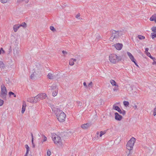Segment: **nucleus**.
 Wrapping results in <instances>:
<instances>
[{
  "label": "nucleus",
  "instance_id": "1",
  "mask_svg": "<svg viewBox=\"0 0 156 156\" xmlns=\"http://www.w3.org/2000/svg\"><path fill=\"white\" fill-rule=\"evenodd\" d=\"M52 111H54L57 118L59 122H63L65 121L66 115L63 112L58 108H57L56 110L55 108H52Z\"/></svg>",
  "mask_w": 156,
  "mask_h": 156
},
{
  "label": "nucleus",
  "instance_id": "2",
  "mask_svg": "<svg viewBox=\"0 0 156 156\" xmlns=\"http://www.w3.org/2000/svg\"><path fill=\"white\" fill-rule=\"evenodd\" d=\"M52 140L54 143L58 145L62 146L64 144V141L61 140V137L55 134L52 135Z\"/></svg>",
  "mask_w": 156,
  "mask_h": 156
},
{
  "label": "nucleus",
  "instance_id": "3",
  "mask_svg": "<svg viewBox=\"0 0 156 156\" xmlns=\"http://www.w3.org/2000/svg\"><path fill=\"white\" fill-rule=\"evenodd\" d=\"M135 141L136 139L132 137L128 142L126 144V148L128 150L130 151L132 150Z\"/></svg>",
  "mask_w": 156,
  "mask_h": 156
},
{
  "label": "nucleus",
  "instance_id": "4",
  "mask_svg": "<svg viewBox=\"0 0 156 156\" xmlns=\"http://www.w3.org/2000/svg\"><path fill=\"white\" fill-rule=\"evenodd\" d=\"M112 34L111 36L109 38L110 41H113L115 38H118L120 34V32L112 30L111 32Z\"/></svg>",
  "mask_w": 156,
  "mask_h": 156
},
{
  "label": "nucleus",
  "instance_id": "5",
  "mask_svg": "<svg viewBox=\"0 0 156 156\" xmlns=\"http://www.w3.org/2000/svg\"><path fill=\"white\" fill-rule=\"evenodd\" d=\"M120 59L119 57L115 54H111L109 56V60L110 62L112 63H116L120 60Z\"/></svg>",
  "mask_w": 156,
  "mask_h": 156
},
{
  "label": "nucleus",
  "instance_id": "6",
  "mask_svg": "<svg viewBox=\"0 0 156 156\" xmlns=\"http://www.w3.org/2000/svg\"><path fill=\"white\" fill-rule=\"evenodd\" d=\"M36 97L37 102L40 101L41 100L45 99L47 97L46 94L45 93H41L37 94Z\"/></svg>",
  "mask_w": 156,
  "mask_h": 156
},
{
  "label": "nucleus",
  "instance_id": "7",
  "mask_svg": "<svg viewBox=\"0 0 156 156\" xmlns=\"http://www.w3.org/2000/svg\"><path fill=\"white\" fill-rule=\"evenodd\" d=\"M51 90H52V95L53 97L56 96L58 94V89L55 85H53L51 87Z\"/></svg>",
  "mask_w": 156,
  "mask_h": 156
},
{
  "label": "nucleus",
  "instance_id": "8",
  "mask_svg": "<svg viewBox=\"0 0 156 156\" xmlns=\"http://www.w3.org/2000/svg\"><path fill=\"white\" fill-rule=\"evenodd\" d=\"M1 96L2 97H5L7 94V91L6 87L4 85L1 86Z\"/></svg>",
  "mask_w": 156,
  "mask_h": 156
},
{
  "label": "nucleus",
  "instance_id": "9",
  "mask_svg": "<svg viewBox=\"0 0 156 156\" xmlns=\"http://www.w3.org/2000/svg\"><path fill=\"white\" fill-rule=\"evenodd\" d=\"M41 72V70L40 69H38L35 68L34 69V71L33 72V74H31L30 76V78L31 79H33L34 77H36L37 75L40 73Z\"/></svg>",
  "mask_w": 156,
  "mask_h": 156
},
{
  "label": "nucleus",
  "instance_id": "10",
  "mask_svg": "<svg viewBox=\"0 0 156 156\" xmlns=\"http://www.w3.org/2000/svg\"><path fill=\"white\" fill-rule=\"evenodd\" d=\"M36 97H34L28 98L27 99V101L32 103H36L37 102Z\"/></svg>",
  "mask_w": 156,
  "mask_h": 156
},
{
  "label": "nucleus",
  "instance_id": "11",
  "mask_svg": "<svg viewBox=\"0 0 156 156\" xmlns=\"http://www.w3.org/2000/svg\"><path fill=\"white\" fill-rule=\"evenodd\" d=\"M127 54L131 61L133 62L136 66H138L136 62V60L134 59L133 56L132 55V54L129 52H127Z\"/></svg>",
  "mask_w": 156,
  "mask_h": 156
},
{
  "label": "nucleus",
  "instance_id": "12",
  "mask_svg": "<svg viewBox=\"0 0 156 156\" xmlns=\"http://www.w3.org/2000/svg\"><path fill=\"white\" fill-rule=\"evenodd\" d=\"M113 46L117 50H120L122 48L123 45L121 43H116L114 44Z\"/></svg>",
  "mask_w": 156,
  "mask_h": 156
},
{
  "label": "nucleus",
  "instance_id": "13",
  "mask_svg": "<svg viewBox=\"0 0 156 156\" xmlns=\"http://www.w3.org/2000/svg\"><path fill=\"white\" fill-rule=\"evenodd\" d=\"M115 120L118 121H121L122 119V117L121 115L119 114L118 113L116 112L115 114Z\"/></svg>",
  "mask_w": 156,
  "mask_h": 156
},
{
  "label": "nucleus",
  "instance_id": "14",
  "mask_svg": "<svg viewBox=\"0 0 156 156\" xmlns=\"http://www.w3.org/2000/svg\"><path fill=\"white\" fill-rule=\"evenodd\" d=\"M91 126V124L89 123H87L81 125V127L84 129H85L89 128Z\"/></svg>",
  "mask_w": 156,
  "mask_h": 156
},
{
  "label": "nucleus",
  "instance_id": "15",
  "mask_svg": "<svg viewBox=\"0 0 156 156\" xmlns=\"http://www.w3.org/2000/svg\"><path fill=\"white\" fill-rule=\"evenodd\" d=\"M106 133V131H101L100 132L98 131L97 132L96 134L97 135V137L99 138L100 137H101L102 135H104Z\"/></svg>",
  "mask_w": 156,
  "mask_h": 156
},
{
  "label": "nucleus",
  "instance_id": "16",
  "mask_svg": "<svg viewBox=\"0 0 156 156\" xmlns=\"http://www.w3.org/2000/svg\"><path fill=\"white\" fill-rule=\"evenodd\" d=\"M133 86H130V85H128L126 87L127 90L129 92H132V91L133 90Z\"/></svg>",
  "mask_w": 156,
  "mask_h": 156
},
{
  "label": "nucleus",
  "instance_id": "17",
  "mask_svg": "<svg viewBox=\"0 0 156 156\" xmlns=\"http://www.w3.org/2000/svg\"><path fill=\"white\" fill-rule=\"evenodd\" d=\"M26 103L24 102L23 104L22 107V108L21 112L22 114L23 113L25 110L26 107Z\"/></svg>",
  "mask_w": 156,
  "mask_h": 156
},
{
  "label": "nucleus",
  "instance_id": "18",
  "mask_svg": "<svg viewBox=\"0 0 156 156\" xmlns=\"http://www.w3.org/2000/svg\"><path fill=\"white\" fill-rule=\"evenodd\" d=\"M19 24H16L13 26V30L15 32H16L20 28Z\"/></svg>",
  "mask_w": 156,
  "mask_h": 156
},
{
  "label": "nucleus",
  "instance_id": "19",
  "mask_svg": "<svg viewBox=\"0 0 156 156\" xmlns=\"http://www.w3.org/2000/svg\"><path fill=\"white\" fill-rule=\"evenodd\" d=\"M76 59L71 58L69 60V64L70 66H73L74 64V62H76Z\"/></svg>",
  "mask_w": 156,
  "mask_h": 156
},
{
  "label": "nucleus",
  "instance_id": "20",
  "mask_svg": "<svg viewBox=\"0 0 156 156\" xmlns=\"http://www.w3.org/2000/svg\"><path fill=\"white\" fill-rule=\"evenodd\" d=\"M47 77L50 79H52L54 77V75L53 73H49L47 76Z\"/></svg>",
  "mask_w": 156,
  "mask_h": 156
},
{
  "label": "nucleus",
  "instance_id": "21",
  "mask_svg": "<svg viewBox=\"0 0 156 156\" xmlns=\"http://www.w3.org/2000/svg\"><path fill=\"white\" fill-rule=\"evenodd\" d=\"M113 109L115 110L118 112L120 111V108L118 106H116L115 104L113 105Z\"/></svg>",
  "mask_w": 156,
  "mask_h": 156
},
{
  "label": "nucleus",
  "instance_id": "22",
  "mask_svg": "<svg viewBox=\"0 0 156 156\" xmlns=\"http://www.w3.org/2000/svg\"><path fill=\"white\" fill-rule=\"evenodd\" d=\"M110 83L112 85L118 87V86L116 84V83L115 80H110Z\"/></svg>",
  "mask_w": 156,
  "mask_h": 156
},
{
  "label": "nucleus",
  "instance_id": "23",
  "mask_svg": "<svg viewBox=\"0 0 156 156\" xmlns=\"http://www.w3.org/2000/svg\"><path fill=\"white\" fill-rule=\"evenodd\" d=\"M20 27H22L23 28H25L27 27V24L25 22H23L21 24H19Z\"/></svg>",
  "mask_w": 156,
  "mask_h": 156
},
{
  "label": "nucleus",
  "instance_id": "24",
  "mask_svg": "<svg viewBox=\"0 0 156 156\" xmlns=\"http://www.w3.org/2000/svg\"><path fill=\"white\" fill-rule=\"evenodd\" d=\"M25 147L26 149L27 154H28L30 149L29 147L27 144H26L25 146Z\"/></svg>",
  "mask_w": 156,
  "mask_h": 156
},
{
  "label": "nucleus",
  "instance_id": "25",
  "mask_svg": "<svg viewBox=\"0 0 156 156\" xmlns=\"http://www.w3.org/2000/svg\"><path fill=\"white\" fill-rule=\"evenodd\" d=\"M151 37L153 39L156 38V33H152L151 34Z\"/></svg>",
  "mask_w": 156,
  "mask_h": 156
},
{
  "label": "nucleus",
  "instance_id": "26",
  "mask_svg": "<svg viewBox=\"0 0 156 156\" xmlns=\"http://www.w3.org/2000/svg\"><path fill=\"white\" fill-rule=\"evenodd\" d=\"M145 53L148 56L150 57L151 58L153 59V58L151 56L150 53L148 52H147Z\"/></svg>",
  "mask_w": 156,
  "mask_h": 156
},
{
  "label": "nucleus",
  "instance_id": "27",
  "mask_svg": "<svg viewBox=\"0 0 156 156\" xmlns=\"http://www.w3.org/2000/svg\"><path fill=\"white\" fill-rule=\"evenodd\" d=\"M156 17H155L154 15H153L150 19V20L151 21H153L155 20Z\"/></svg>",
  "mask_w": 156,
  "mask_h": 156
},
{
  "label": "nucleus",
  "instance_id": "28",
  "mask_svg": "<svg viewBox=\"0 0 156 156\" xmlns=\"http://www.w3.org/2000/svg\"><path fill=\"white\" fill-rule=\"evenodd\" d=\"M123 104L125 106L127 107L129 105V103L127 101H124L123 102Z\"/></svg>",
  "mask_w": 156,
  "mask_h": 156
},
{
  "label": "nucleus",
  "instance_id": "29",
  "mask_svg": "<svg viewBox=\"0 0 156 156\" xmlns=\"http://www.w3.org/2000/svg\"><path fill=\"white\" fill-rule=\"evenodd\" d=\"M138 37L140 40H143L145 38V37L144 36L140 35H138Z\"/></svg>",
  "mask_w": 156,
  "mask_h": 156
},
{
  "label": "nucleus",
  "instance_id": "30",
  "mask_svg": "<svg viewBox=\"0 0 156 156\" xmlns=\"http://www.w3.org/2000/svg\"><path fill=\"white\" fill-rule=\"evenodd\" d=\"M43 140H42L41 142L42 143H43V142H45L47 140V138L45 136H43Z\"/></svg>",
  "mask_w": 156,
  "mask_h": 156
},
{
  "label": "nucleus",
  "instance_id": "31",
  "mask_svg": "<svg viewBox=\"0 0 156 156\" xmlns=\"http://www.w3.org/2000/svg\"><path fill=\"white\" fill-rule=\"evenodd\" d=\"M151 30L152 31H153V33H156V27H153L151 28Z\"/></svg>",
  "mask_w": 156,
  "mask_h": 156
},
{
  "label": "nucleus",
  "instance_id": "32",
  "mask_svg": "<svg viewBox=\"0 0 156 156\" xmlns=\"http://www.w3.org/2000/svg\"><path fill=\"white\" fill-rule=\"evenodd\" d=\"M47 154L48 156H50L51 155V152L49 150H48L47 152Z\"/></svg>",
  "mask_w": 156,
  "mask_h": 156
},
{
  "label": "nucleus",
  "instance_id": "33",
  "mask_svg": "<svg viewBox=\"0 0 156 156\" xmlns=\"http://www.w3.org/2000/svg\"><path fill=\"white\" fill-rule=\"evenodd\" d=\"M154 116L156 115V108H155L154 109L153 113V114Z\"/></svg>",
  "mask_w": 156,
  "mask_h": 156
},
{
  "label": "nucleus",
  "instance_id": "34",
  "mask_svg": "<svg viewBox=\"0 0 156 156\" xmlns=\"http://www.w3.org/2000/svg\"><path fill=\"white\" fill-rule=\"evenodd\" d=\"M3 103L4 101L1 99H0V106L3 105Z\"/></svg>",
  "mask_w": 156,
  "mask_h": 156
},
{
  "label": "nucleus",
  "instance_id": "35",
  "mask_svg": "<svg viewBox=\"0 0 156 156\" xmlns=\"http://www.w3.org/2000/svg\"><path fill=\"white\" fill-rule=\"evenodd\" d=\"M1 2L2 3H5L7 2L9 0H0Z\"/></svg>",
  "mask_w": 156,
  "mask_h": 156
},
{
  "label": "nucleus",
  "instance_id": "36",
  "mask_svg": "<svg viewBox=\"0 0 156 156\" xmlns=\"http://www.w3.org/2000/svg\"><path fill=\"white\" fill-rule=\"evenodd\" d=\"M118 87H117V86H116L115 87H114V88L113 89V90L114 91H117L118 90Z\"/></svg>",
  "mask_w": 156,
  "mask_h": 156
},
{
  "label": "nucleus",
  "instance_id": "37",
  "mask_svg": "<svg viewBox=\"0 0 156 156\" xmlns=\"http://www.w3.org/2000/svg\"><path fill=\"white\" fill-rule=\"evenodd\" d=\"M50 29L51 30L54 31L55 30V29L54 28V27L53 26H51L50 27Z\"/></svg>",
  "mask_w": 156,
  "mask_h": 156
},
{
  "label": "nucleus",
  "instance_id": "38",
  "mask_svg": "<svg viewBox=\"0 0 156 156\" xmlns=\"http://www.w3.org/2000/svg\"><path fill=\"white\" fill-rule=\"evenodd\" d=\"M92 82L91 81L88 84V86L89 87H92Z\"/></svg>",
  "mask_w": 156,
  "mask_h": 156
},
{
  "label": "nucleus",
  "instance_id": "39",
  "mask_svg": "<svg viewBox=\"0 0 156 156\" xmlns=\"http://www.w3.org/2000/svg\"><path fill=\"white\" fill-rule=\"evenodd\" d=\"M9 95L10 96H11V95H15V94L12 92L10 91V92H9Z\"/></svg>",
  "mask_w": 156,
  "mask_h": 156
},
{
  "label": "nucleus",
  "instance_id": "40",
  "mask_svg": "<svg viewBox=\"0 0 156 156\" xmlns=\"http://www.w3.org/2000/svg\"><path fill=\"white\" fill-rule=\"evenodd\" d=\"M121 114L125 115L126 114V111L124 110H122V112H121Z\"/></svg>",
  "mask_w": 156,
  "mask_h": 156
},
{
  "label": "nucleus",
  "instance_id": "41",
  "mask_svg": "<svg viewBox=\"0 0 156 156\" xmlns=\"http://www.w3.org/2000/svg\"><path fill=\"white\" fill-rule=\"evenodd\" d=\"M80 13H78L77 15H76V18H78V17H79L80 16Z\"/></svg>",
  "mask_w": 156,
  "mask_h": 156
},
{
  "label": "nucleus",
  "instance_id": "42",
  "mask_svg": "<svg viewBox=\"0 0 156 156\" xmlns=\"http://www.w3.org/2000/svg\"><path fill=\"white\" fill-rule=\"evenodd\" d=\"M31 136L32 138V144H33V141H34V138H33V136L32 133L31 134Z\"/></svg>",
  "mask_w": 156,
  "mask_h": 156
},
{
  "label": "nucleus",
  "instance_id": "43",
  "mask_svg": "<svg viewBox=\"0 0 156 156\" xmlns=\"http://www.w3.org/2000/svg\"><path fill=\"white\" fill-rule=\"evenodd\" d=\"M24 0H17V2L19 3H21L23 2Z\"/></svg>",
  "mask_w": 156,
  "mask_h": 156
},
{
  "label": "nucleus",
  "instance_id": "44",
  "mask_svg": "<svg viewBox=\"0 0 156 156\" xmlns=\"http://www.w3.org/2000/svg\"><path fill=\"white\" fill-rule=\"evenodd\" d=\"M100 36L98 34L97 35V36L96 37V38L97 39H100Z\"/></svg>",
  "mask_w": 156,
  "mask_h": 156
},
{
  "label": "nucleus",
  "instance_id": "45",
  "mask_svg": "<svg viewBox=\"0 0 156 156\" xmlns=\"http://www.w3.org/2000/svg\"><path fill=\"white\" fill-rule=\"evenodd\" d=\"M133 108L135 109H136L137 108V106L136 105H134L133 106Z\"/></svg>",
  "mask_w": 156,
  "mask_h": 156
},
{
  "label": "nucleus",
  "instance_id": "46",
  "mask_svg": "<svg viewBox=\"0 0 156 156\" xmlns=\"http://www.w3.org/2000/svg\"><path fill=\"white\" fill-rule=\"evenodd\" d=\"M62 53L65 55L67 53V52L66 51H62Z\"/></svg>",
  "mask_w": 156,
  "mask_h": 156
},
{
  "label": "nucleus",
  "instance_id": "47",
  "mask_svg": "<svg viewBox=\"0 0 156 156\" xmlns=\"http://www.w3.org/2000/svg\"><path fill=\"white\" fill-rule=\"evenodd\" d=\"M83 85L86 87H87V84L86 83V82H83Z\"/></svg>",
  "mask_w": 156,
  "mask_h": 156
},
{
  "label": "nucleus",
  "instance_id": "48",
  "mask_svg": "<svg viewBox=\"0 0 156 156\" xmlns=\"http://www.w3.org/2000/svg\"><path fill=\"white\" fill-rule=\"evenodd\" d=\"M149 50V48H145V53L147 52H148V51Z\"/></svg>",
  "mask_w": 156,
  "mask_h": 156
},
{
  "label": "nucleus",
  "instance_id": "49",
  "mask_svg": "<svg viewBox=\"0 0 156 156\" xmlns=\"http://www.w3.org/2000/svg\"><path fill=\"white\" fill-rule=\"evenodd\" d=\"M2 51L3 52H4V51L3 50L2 48H1V49L0 50V55Z\"/></svg>",
  "mask_w": 156,
  "mask_h": 156
},
{
  "label": "nucleus",
  "instance_id": "50",
  "mask_svg": "<svg viewBox=\"0 0 156 156\" xmlns=\"http://www.w3.org/2000/svg\"><path fill=\"white\" fill-rule=\"evenodd\" d=\"M67 133L68 134V135L69 136H70L72 135L71 134V133L70 131L68 132Z\"/></svg>",
  "mask_w": 156,
  "mask_h": 156
},
{
  "label": "nucleus",
  "instance_id": "51",
  "mask_svg": "<svg viewBox=\"0 0 156 156\" xmlns=\"http://www.w3.org/2000/svg\"><path fill=\"white\" fill-rule=\"evenodd\" d=\"M131 153H130V151H129V154L127 155V156H131Z\"/></svg>",
  "mask_w": 156,
  "mask_h": 156
},
{
  "label": "nucleus",
  "instance_id": "52",
  "mask_svg": "<svg viewBox=\"0 0 156 156\" xmlns=\"http://www.w3.org/2000/svg\"><path fill=\"white\" fill-rule=\"evenodd\" d=\"M120 111H118V112H119L121 114V112H122V110H121L120 109Z\"/></svg>",
  "mask_w": 156,
  "mask_h": 156
},
{
  "label": "nucleus",
  "instance_id": "53",
  "mask_svg": "<svg viewBox=\"0 0 156 156\" xmlns=\"http://www.w3.org/2000/svg\"><path fill=\"white\" fill-rule=\"evenodd\" d=\"M27 154V152H26V154H25V156H27V154Z\"/></svg>",
  "mask_w": 156,
  "mask_h": 156
},
{
  "label": "nucleus",
  "instance_id": "54",
  "mask_svg": "<svg viewBox=\"0 0 156 156\" xmlns=\"http://www.w3.org/2000/svg\"><path fill=\"white\" fill-rule=\"evenodd\" d=\"M155 22L156 23V18L155 19V20H154Z\"/></svg>",
  "mask_w": 156,
  "mask_h": 156
},
{
  "label": "nucleus",
  "instance_id": "55",
  "mask_svg": "<svg viewBox=\"0 0 156 156\" xmlns=\"http://www.w3.org/2000/svg\"><path fill=\"white\" fill-rule=\"evenodd\" d=\"M134 93H135V95H136L137 93L136 92H134Z\"/></svg>",
  "mask_w": 156,
  "mask_h": 156
},
{
  "label": "nucleus",
  "instance_id": "56",
  "mask_svg": "<svg viewBox=\"0 0 156 156\" xmlns=\"http://www.w3.org/2000/svg\"><path fill=\"white\" fill-rule=\"evenodd\" d=\"M154 15L155 17H156V14H155Z\"/></svg>",
  "mask_w": 156,
  "mask_h": 156
},
{
  "label": "nucleus",
  "instance_id": "57",
  "mask_svg": "<svg viewBox=\"0 0 156 156\" xmlns=\"http://www.w3.org/2000/svg\"><path fill=\"white\" fill-rule=\"evenodd\" d=\"M14 95V96L15 97H16V95L15 94V95Z\"/></svg>",
  "mask_w": 156,
  "mask_h": 156
}]
</instances>
